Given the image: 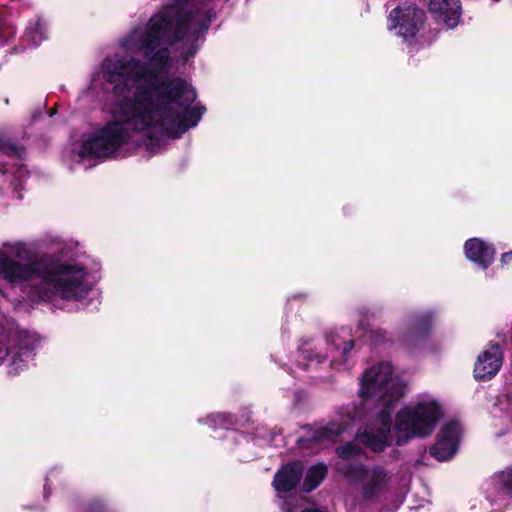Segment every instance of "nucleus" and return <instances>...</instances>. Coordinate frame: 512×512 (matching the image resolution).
Wrapping results in <instances>:
<instances>
[{"instance_id":"obj_3","label":"nucleus","mask_w":512,"mask_h":512,"mask_svg":"<svg viewBox=\"0 0 512 512\" xmlns=\"http://www.w3.org/2000/svg\"><path fill=\"white\" fill-rule=\"evenodd\" d=\"M443 402L433 394L421 393L395 415L394 432L398 446L415 438L430 436L444 417Z\"/></svg>"},{"instance_id":"obj_5","label":"nucleus","mask_w":512,"mask_h":512,"mask_svg":"<svg viewBox=\"0 0 512 512\" xmlns=\"http://www.w3.org/2000/svg\"><path fill=\"white\" fill-rule=\"evenodd\" d=\"M37 344V337L21 330L13 319L0 323V364L6 359L9 375H19L29 368Z\"/></svg>"},{"instance_id":"obj_29","label":"nucleus","mask_w":512,"mask_h":512,"mask_svg":"<svg viewBox=\"0 0 512 512\" xmlns=\"http://www.w3.org/2000/svg\"><path fill=\"white\" fill-rule=\"evenodd\" d=\"M508 398H509V399L511 400V402H512V392H511V395H510Z\"/></svg>"},{"instance_id":"obj_18","label":"nucleus","mask_w":512,"mask_h":512,"mask_svg":"<svg viewBox=\"0 0 512 512\" xmlns=\"http://www.w3.org/2000/svg\"><path fill=\"white\" fill-rule=\"evenodd\" d=\"M495 489L512 496V466L495 473L491 478Z\"/></svg>"},{"instance_id":"obj_12","label":"nucleus","mask_w":512,"mask_h":512,"mask_svg":"<svg viewBox=\"0 0 512 512\" xmlns=\"http://www.w3.org/2000/svg\"><path fill=\"white\" fill-rule=\"evenodd\" d=\"M466 258L480 269H487L494 261V247L480 238L468 239L464 244Z\"/></svg>"},{"instance_id":"obj_30","label":"nucleus","mask_w":512,"mask_h":512,"mask_svg":"<svg viewBox=\"0 0 512 512\" xmlns=\"http://www.w3.org/2000/svg\"><path fill=\"white\" fill-rule=\"evenodd\" d=\"M2 294H3V292H2V290L0 289V295H2Z\"/></svg>"},{"instance_id":"obj_10","label":"nucleus","mask_w":512,"mask_h":512,"mask_svg":"<svg viewBox=\"0 0 512 512\" xmlns=\"http://www.w3.org/2000/svg\"><path fill=\"white\" fill-rule=\"evenodd\" d=\"M428 10L434 21L447 30L455 29L462 21L460 0H430Z\"/></svg>"},{"instance_id":"obj_4","label":"nucleus","mask_w":512,"mask_h":512,"mask_svg":"<svg viewBox=\"0 0 512 512\" xmlns=\"http://www.w3.org/2000/svg\"><path fill=\"white\" fill-rule=\"evenodd\" d=\"M354 341L347 330L329 333L324 340L313 343L304 341L297 351V363L306 370L329 360V365L337 370L349 368V360L353 356Z\"/></svg>"},{"instance_id":"obj_19","label":"nucleus","mask_w":512,"mask_h":512,"mask_svg":"<svg viewBox=\"0 0 512 512\" xmlns=\"http://www.w3.org/2000/svg\"><path fill=\"white\" fill-rule=\"evenodd\" d=\"M22 153L23 150L21 147L12 143L9 138L0 133V155L21 158Z\"/></svg>"},{"instance_id":"obj_9","label":"nucleus","mask_w":512,"mask_h":512,"mask_svg":"<svg viewBox=\"0 0 512 512\" xmlns=\"http://www.w3.org/2000/svg\"><path fill=\"white\" fill-rule=\"evenodd\" d=\"M462 436V427L456 421L446 423L440 430L435 444L430 448V455L439 462L448 461L458 451Z\"/></svg>"},{"instance_id":"obj_16","label":"nucleus","mask_w":512,"mask_h":512,"mask_svg":"<svg viewBox=\"0 0 512 512\" xmlns=\"http://www.w3.org/2000/svg\"><path fill=\"white\" fill-rule=\"evenodd\" d=\"M198 422L207 425L211 429H229L236 425L237 420L236 417L231 413L216 412L199 418Z\"/></svg>"},{"instance_id":"obj_13","label":"nucleus","mask_w":512,"mask_h":512,"mask_svg":"<svg viewBox=\"0 0 512 512\" xmlns=\"http://www.w3.org/2000/svg\"><path fill=\"white\" fill-rule=\"evenodd\" d=\"M48 39L47 21L41 16L31 18L21 36V47H14V52H22L25 47L37 48L42 42Z\"/></svg>"},{"instance_id":"obj_7","label":"nucleus","mask_w":512,"mask_h":512,"mask_svg":"<svg viewBox=\"0 0 512 512\" xmlns=\"http://www.w3.org/2000/svg\"><path fill=\"white\" fill-rule=\"evenodd\" d=\"M339 469L348 478L361 482L365 500L377 501L385 495L390 477L382 467L367 468L362 464H347Z\"/></svg>"},{"instance_id":"obj_8","label":"nucleus","mask_w":512,"mask_h":512,"mask_svg":"<svg viewBox=\"0 0 512 512\" xmlns=\"http://www.w3.org/2000/svg\"><path fill=\"white\" fill-rule=\"evenodd\" d=\"M436 312L433 309L415 310L407 313L396 328L399 341L406 346L416 344L430 332Z\"/></svg>"},{"instance_id":"obj_28","label":"nucleus","mask_w":512,"mask_h":512,"mask_svg":"<svg viewBox=\"0 0 512 512\" xmlns=\"http://www.w3.org/2000/svg\"><path fill=\"white\" fill-rule=\"evenodd\" d=\"M230 435L232 436V438H235L236 433L235 432H231Z\"/></svg>"},{"instance_id":"obj_1","label":"nucleus","mask_w":512,"mask_h":512,"mask_svg":"<svg viewBox=\"0 0 512 512\" xmlns=\"http://www.w3.org/2000/svg\"><path fill=\"white\" fill-rule=\"evenodd\" d=\"M41 243L54 253L38 254L31 242L5 241L0 245V279L19 288L32 301L87 306L96 296L101 264L85 253L79 243L47 233Z\"/></svg>"},{"instance_id":"obj_14","label":"nucleus","mask_w":512,"mask_h":512,"mask_svg":"<svg viewBox=\"0 0 512 512\" xmlns=\"http://www.w3.org/2000/svg\"><path fill=\"white\" fill-rule=\"evenodd\" d=\"M303 474V465L295 461L283 466L274 476L273 486L278 493H287L299 483Z\"/></svg>"},{"instance_id":"obj_20","label":"nucleus","mask_w":512,"mask_h":512,"mask_svg":"<svg viewBox=\"0 0 512 512\" xmlns=\"http://www.w3.org/2000/svg\"><path fill=\"white\" fill-rule=\"evenodd\" d=\"M15 27L0 13V45L15 36Z\"/></svg>"},{"instance_id":"obj_2","label":"nucleus","mask_w":512,"mask_h":512,"mask_svg":"<svg viewBox=\"0 0 512 512\" xmlns=\"http://www.w3.org/2000/svg\"><path fill=\"white\" fill-rule=\"evenodd\" d=\"M407 392L406 381L389 361H380L367 367L361 374L359 406L353 407L340 422L310 430L297 440L298 446L316 452L333 443L352 422H362L356 440L373 452L384 451L392 444V414L396 404Z\"/></svg>"},{"instance_id":"obj_22","label":"nucleus","mask_w":512,"mask_h":512,"mask_svg":"<svg viewBox=\"0 0 512 512\" xmlns=\"http://www.w3.org/2000/svg\"><path fill=\"white\" fill-rule=\"evenodd\" d=\"M56 474V471L55 470H52L49 472V474L47 475L46 479H45V484H44V497L45 498H48L49 495L51 494V481H52V478L55 476Z\"/></svg>"},{"instance_id":"obj_21","label":"nucleus","mask_w":512,"mask_h":512,"mask_svg":"<svg viewBox=\"0 0 512 512\" xmlns=\"http://www.w3.org/2000/svg\"><path fill=\"white\" fill-rule=\"evenodd\" d=\"M361 453V449L354 443H347L337 448V454L342 459H351Z\"/></svg>"},{"instance_id":"obj_24","label":"nucleus","mask_w":512,"mask_h":512,"mask_svg":"<svg viewBox=\"0 0 512 512\" xmlns=\"http://www.w3.org/2000/svg\"><path fill=\"white\" fill-rule=\"evenodd\" d=\"M501 262L503 264H509L512 262V251L510 252H507V253H504L502 256H501Z\"/></svg>"},{"instance_id":"obj_17","label":"nucleus","mask_w":512,"mask_h":512,"mask_svg":"<svg viewBox=\"0 0 512 512\" xmlns=\"http://www.w3.org/2000/svg\"><path fill=\"white\" fill-rule=\"evenodd\" d=\"M328 472V468L324 463H316L312 465L306 472L303 490L311 492L315 490L324 480Z\"/></svg>"},{"instance_id":"obj_15","label":"nucleus","mask_w":512,"mask_h":512,"mask_svg":"<svg viewBox=\"0 0 512 512\" xmlns=\"http://www.w3.org/2000/svg\"><path fill=\"white\" fill-rule=\"evenodd\" d=\"M10 171L12 173L11 187L17 194V198L22 199V195L19 192L24 189V184L29 172L22 164L18 163L13 164L11 168H8L6 164L0 165V172L3 174H6Z\"/></svg>"},{"instance_id":"obj_11","label":"nucleus","mask_w":512,"mask_h":512,"mask_svg":"<svg viewBox=\"0 0 512 512\" xmlns=\"http://www.w3.org/2000/svg\"><path fill=\"white\" fill-rule=\"evenodd\" d=\"M503 364V351L496 343H489L478 355L474 366V376L478 380H489Z\"/></svg>"},{"instance_id":"obj_6","label":"nucleus","mask_w":512,"mask_h":512,"mask_svg":"<svg viewBox=\"0 0 512 512\" xmlns=\"http://www.w3.org/2000/svg\"><path fill=\"white\" fill-rule=\"evenodd\" d=\"M426 13L415 3L403 0L387 18V28L404 42L411 43L424 37Z\"/></svg>"},{"instance_id":"obj_26","label":"nucleus","mask_w":512,"mask_h":512,"mask_svg":"<svg viewBox=\"0 0 512 512\" xmlns=\"http://www.w3.org/2000/svg\"><path fill=\"white\" fill-rule=\"evenodd\" d=\"M291 506V503L289 501H285L284 504H283V507L282 509L285 511V512H293L292 511V508L290 507Z\"/></svg>"},{"instance_id":"obj_23","label":"nucleus","mask_w":512,"mask_h":512,"mask_svg":"<svg viewBox=\"0 0 512 512\" xmlns=\"http://www.w3.org/2000/svg\"><path fill=\"white\" fill-rule=\"evenodd\" d=\"M402 499L397 498L394 500L393 505L389 508H385L382 512H395L401 505Z\"/></svg>"},{"instance_id":"obj_27","label":"nucleus","mask_w":512,"mask_h":512,"mask_svg":"<svg viewBox=\"0 0 512 512\" xmlns=\"http://www.w3.org/2000/svg\"><path fill=\"white\" fill-rule=\"evenodd\" d=\"M55 113H56V110H55V109H53V110H51V111L49 112V116H50V117H52Z\"/></svg>"},{"instance_id":"obj_25","label":"nucleus","mask_w":512,"mask_h":512,"mask_svg":"<svg viewBox=\"0 0 512 512\" xmlns=\"http://www.w3.org/2000/svg\"><path fill=\"white\" fill-rule=\"evenodd\" d=\"M374 336H375V341L376 342H380V341H383L384 340V335H385V332H381V331H376V332H373Z\"/></svg>"}]
</instances>
